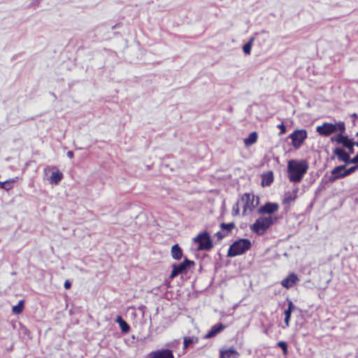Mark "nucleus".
<instances>
[{"instance_id":"obj_10","label":"nucleus","mask_w":358,"mask_h":358,"mask_svg":"<svg viewBox=\"0 0 358 358\" xmlns=\"http://www.w3.org/2000/svg\"><path fill=\"white\" fill-rule=\"evenodd\" d=\"M345 164L336 166L331 172V175L329 178V182H334L339 178L347 176L345 174Z\"/></svg>"},{"instance_id":"obj_14","label":"nucleus","mask_w":358,"mask_h":358,"mask_svg":"<svg viewBox=\"0 0 358 358\" xmlns=\"http://www.w3.org/2000/svg\"><path fill=\"white\" fill-rule=\"evenodd\" d=\"M220 358H238L239 356L238 352L234 348L227 350H220Z\"/></svg>"},{"instance_id":"obj_43","label":"nucleus","mask_w":358,"mask_h":358,"mask_svg":"<svg viewBox=\"0 0 358 358\" xmlns=\"http://www.w3.org/2000/svg\"><path fill=\"white\" fill-rule=\"evenodd\" d=\"M356 136H358V132L356 134Z\"/></svg>"},{"instance_id":"obj_20","label":"nucleus","mask_w":358,"mask_h":358,"mask_svg":"<svg viewBox=\"0 0 358 358\" xmlns=\"http://www.w3.org/2000/svg\"><path fill=\"white\" fill-rule=\"evenodd\" d=\"M338 132L339 133L337 135L331 138V141L336 142V143L343 145V143L345 142V141L347 140L348 136L343 135V134L345 132H341V131H338Z\"/></svg>"},{"instance_id":"obj_3","label":"nucleus","mask_w":358,"mask_h":358,"mask_svg":"<svg viewBox=\"0 0 358 358\" xmlns=\"http://www.w3.org/2000/svg\"><path fill=\"white\" fill-rule=\"evenodd\" d=\"M251 247V242L246 238L239 239L235 241L229 248L227 256L236 257L243 254Z\"/></svg>"},{"instance_id":"obj_11","label":"nucleus","mask_w":358,"mask_h":358,"mask_svg":"<svg viewBox=\"0 0 358 358\" xmlns=\"http://www.w3.org/2000/svg\"><path fill=\"white\" fill-rule=\"evenodd\" d=\"M350 153L347 152L344 149L341 148H336L333 150V156H331V159H334V155L337 157L338 159L340 162H344L345 164H348L349 158H350Z\"/></svg>"},{"instance_id":"obj_30","label":"nucleus","mask_w":358,"mask_h":358,"mask_svg":"<svg viewBox=\"0 0 358 358\" xmlns=\"http://www.w3.org/2000/svg\"><path fill=\"white\" fill-rule=\"evenodd\" d=\"M262 186L265 187L268 185V173H264L262 175Z\"/></svg>"},{"instance_id":"obj_28","label":"nucleus","mask_w":358,"mask_h":358,"mask_svg":"<svg viewBox=\"0 0 358 358\" xmlns=\"http://www.w3.org/2000/svg\"><path fill=\"white\" fill-rule=\"evenodd\" d=\"M276 345L281 348L282 350L283 355H287V344L285 341H279L276 343Z\"/></svg>"},{"instance_id":"obj_36","label":"nucleus","mask_w":358,"mask_h":358,"mask_svg":"<svg viewBox=\"0 0 358 358\" xmlns=\"http://www.w3.org/2000/svg\"><path fill=\"white\" fill-rule=\"evenodd\" d=\"M287 309L290 310L292 312L294 309H296V306H295V305L292 303V301H289L288 302V307H287Z\"/></svg>"},{"instance_id":"obj_8","label":"nucleus","mask_w":358,"mask_h":358,"mask_svg":"<svg viewBox=\"0 0 358 358\" xmlns=\"http://www.w3.org/2000/svg\"><path fill=\"white\" fill-rule=\"evenodd\" d=\"M268 228V217H260L251 226V229L257 234H263Z\"/></svg>"},{"instance_id":"obj_39","label":"nucleus","mask_w":358,"mask_h":358,"mask_svg":"<svg viewBox=\"0 0 358 358\" xmlns=\"http://www.w3.org/2000/svg\"><path fill=\"white\" fill-rule=\"evenodd\" d=\"M66 155L69 158L72 159L73 157V152L72 151H68Z\"/></svg>"},{"instance_id":"obj_27","label":"nucleus","mask_w":358,"mask_h":358,"mask_svg":"<svg viewBox=\"0 0 358 358\" xmlns=\"http://www.w3.org/2000/svg\"><path fill=\"white\" fill-rule=\"evenodd\" d=\"M235 227V224L233 222L231 223H222L221 224V228L222 230L226 231L227 234L232 229Z\"/></svg>"},{"instance_id":"obj_7","label":"nucleus","mask_w":358,"mask_h":358,"mask_svg":"<svg viewBox=\"0 0 358 358\" xmlns=\"http://www.w3.org/2000/svg\"><path fill=\"white\" fill-rule=\"evenodd\" d=\"M45 176H48L49 172H51V176L49 178L51 184L57 185L63 178V173L57 169V166H46L43 169Z\"/></svg>"},{"instance_id":"obj_32","label":"nucleus","mask_w":358,"mask_h":358,"mask_svg":"<svg viewBox=\"0 0 358 358\" xmlns=\"http://www.w3.org/2000/svg\"><path fill=\"white\" fill-rule=\"evenodd\" d=\"M258 212L260 214L268 213V202L266 203L263 206L258 209Z\"/></svg>"},{"instance_id":"obj_38","label":"nucleus","mask_w":358,"mask_h":358,"mask_svg":"<svg viewBox=\"0 0 358 358\" xmlns=\"http://www.w3.org/2000/svg\"><path fill=\"white\" fill-rule=\"evenodd\" d=\"M65 289H68L71 287V283L69 282V280H66L64 285Z\"/></svg>"},{"instance_id":"obj_26","label":"nucleus","mask_w":358,"mask_h":358,"mask_svg":"<svg viewBox=\"0 0 358 358\" xmlns=\"http://www.w3.org/2000/svg\"><path fill=\"white\" fill-rule=\"evenodd\" d=\"M285 320L284 322L285 324V327H283V328L288 327L289 325V321L291 317L292 311L290 310L286 309L285 310Z\"/></svg>"},{"instance_id":"obj_17","label":"nucleus","mask_w":358,"mask_h":358,"mask_svg":"<svg viewBox=\"0 0 358 358\" xmlns=\"http://www.w3.org/2000/svg\"><path fill=\"white\" fill-rule=\"evenodd\" d=\"M258 138V134L256 131H253L249 134V136L244 138L243 143L245 147H250L256 143Z\"/></svg>"},{"instance_id":"obj_1","label":"nucleus","mask_w":358,"mask_h":358,"mask_svg":"<svg viewBox=\"0 0 358 358\" xmlns=\"http://www.w3.org/2000/svg\"><path fill=\"white\" fill-rule=\"evenodd\" d=\"M309 168L305 159H290L287 162V177L292 182H299Z\"/></svg>"},{"instance_id":"obj_15","label":"nucleus","mask_w":358,"mask_h":358,"mask_svg":"<svg viewBox=\"0 0 358 358\" xmlns=\"http://www.w3.org/2000/svg\"><path fill=\"white\" fill-rule=\"evenodd\" d=\"M151 358H173V355L170 350H157L152 352Z\"/></svg>"},{"instance_id":"obj_2","label":"nucleus","mask_w":358,"mask_h":358,"mask_svg":"<svg viewBox=\"0 0 358 358\" xmlns=\"http://www.w3.org/2000/svg\"><path fill=\"white\" fill-rule=\"evenodd\" d=\"M316 131L321 136H329L338 131L345 132V124L343 122H338L335 124L324 122L317 127Z\"/></svg>"},{"instance_id":"obj_33","label":"nucleus","mask_w":358,"mask_h":358,"mask_svg":"<svg viewBox=\"0 0 358 358\" xmlns=\"http://www.w3.org/2000/svg\"><path fill=\"white\" fill-rule=\"evenodd\" d=\"M355 164V165L358 164V157L357 155L353 158H350V157L349 158V160H348V162L347 164Z\"/></svg>"},{"instance_id":"obj_24","label":"nucleus","mask_w":358,"mask_h":358,"mask_svg":"<svg viewBox=\"0 0 358 358\" xmlns=\"http://www.w3.org/2000/svg\"><path fill=\"white\" fill-rule=\"evenodd\" d=\"M24 308V301H20L18 304L13 306L12 311L14 314H20L22 313Z\"/></svg>"},{"instance_id":"obj_6","label":"nucleus","mask_w":358,"mask_h":358,"mask_svg":"<svg viewBox=\"0 0 358 358\" xmlns=\"http://www.w3.org/2000/svg\"><path fill=\"white\" fill-rule=\"evenodd\" d=\"M194 241L199 245L198 250H210L213 247L210 235L206 231L198 234Z\"/></svg>"},{"instance_id":"obj_21","label":"nucleus","mask_w":358,"mask_h":358,"mask_svg":"<svg viewBox=\"0 0 358 358\" xmlns=\"http://www.w3.org/2000/svg\"><path fill=\"white\" fill-rule=\"evenodd\" d=\"M116 322L119 324L122 332L127 333L129 331L130 327L129 324L120 316L117 317Z\"/></svg>"},{"instance_id":"obj_19","label":"nucleus","mask_w":358,"mask_h":358,"mask_svg":"<svg viewBox=\"0 0 358 358\" xmlns=\"http://www.w3.org/2000/svg\"><path fill=\"white\" fill-rule=\"evenodd\" d=\"M17 178H12L4 182H0V188L6 191L11 189L13 187L15 182L17 181Z\"/></svg>"},{"instance_id":"obj_9","label":"nucleus","mask_w":358,"mask_h":358,"mask_svg":"<svg viewBox=\"0 0 358 358\" xmlns=\"http://www.w3.org/2000/svg\"><path fill=\"white\" fill-rule=\"evenodd\" d=\"M192 264H194V262L188 260L187 259H185L182 262L178 264H173L170 278H173L176 277L178 274L185 271Z\"/></svg>"},{"instance_id":"obj_4","label":"nucleus","mask_w":358,"mask_h":358,"mask_svg":"<svg viewBox=\"0 0 358 358\" xmlns=\"http://www.w3.org/2000/svg\"><path fill=\"white\" fill-rule=\"evenodd\" d=\"M243 215L250 213L259 204V198L253 194L245 193L241 198Z\"/></svg>"},{"instance_id":"obj_35","label":"nucleus","mask_w":358,"mask_h":358,"mask_svg":"<svg viewBox=\"0 0 358 358\" xmlns=\"http://www.w3.org/2000/svg\"><path fill=\"white\" fill-rule=\"evenodd\" d=\"M278 127L280 129V131L279 133L280 135L285 134L286 132V127L283 123L278 124Z\"/></svg>"},{"instance_id":"obj_16","label":"nucleus","mask_w":358,"mask_h":358,"mask_svg":"<svg viewBox=\"0 0 358 358\" xmlns=\"http://www.w3.org/2000/svg\"><path fill=\"white\" fill-rule=\"evenodd\" d=\"M224 328H225V326L224 324H222V323L215 324L214 326H213L211 327L210 331L205 336V338H213L215 335H217L218 333L221 332Z\"/></svg>"},{"instance_id":"obj_34","label":"nucleus","mask_w":358,"mask_h":358,"mask_svg":"<svg viewBox=\"0 0 358 358\" xmlns=\"http://www.w3.org/2000/svg\"><path fill=\"white\" fill-rule=\"evenodd\" d=\"M193 342V339L191 338H185L184 339V347L185 348H187L189 344H191Z\"/></svg>"},{"instance_id":"obj_5","label":"nucleus","mask_w":358,"mask_h":358,"mask_svg":"<svg viewBox=\"0 0 358 358\" xmlns=\"http://www.w3.org/2000/svg\"><path fill=\"white\" fill-rule=\"evenodd\" d=\"M308 137L306 129H296L288 136L292 141V145L295 150H299Z\"/></svg>"},{"instance_id":"obj_31","label":"nucleus","mask_w":358,"mask_h":358,"mask_svg":"<svg viewBox=\"0 0 358 358\" xmlns=\"http://www.w3.org/2000/svg\"><path fill=\"white\" fill-rule=\"evenodd\" d=\"M358 169V164H356L355 166H352L350 167L349 169L345 168V174L348 176H350L352 173L355 172Z\"/></svg>"},{"instance_id":"obj_18","label":"nucleus","mask_w":358,"mask_h":358,"mask_svg":"<svg viewBox=\"0 0 358 358\" xmlns=\"http://www.w3.org/2000/svg\"><path fill=\"white\" fill-rule=\"evenodd\" d=\"M171 253V257L176 260L180 259L182 256V249L179 247L178 244H175L174 245L172 246Z\"/></svg>"},{"instance_id":"obj_25","label":"nucleus","mask_w":358,"mask_h":358,"mask_svg":"<svg viewBox=\"0 0 358 358\" xmlns=\"http://www.w3.org/2000/svg\"><path fill=\"white\" fill-rule=\"evenodd\" d=\"M253 41H254V38H252L250 39V41L246 43L243 47V51L244 52V53H245L246 55H250V52H251V48H252V43H253Z\"/></svg>"},{"instance_id":"obj_40","label":"nucleus","mask_w":358,"mask_h":358,"mask_svg":"<svg viewBox=\"0 0 358 358\" xmlns=\"http://www.w3.org/2000/svg\"><path fill=\"white\" fill-rule=\"evenodd\" d=\"M273 181V172L270 171V184Z\"/></svg>"},{"instance_id":"obj_22","label":"nucleus","mask_w":358,"mask_h":358,"mask_svg":"<svg viewBox=\"0 0 358 358\" xmlns=\"http://www.w3.org/2000/svg\"><path fill=\"white\" fill-rule=\"evenodd\" d=\"M278 209V205L276 203H270V225H271L276 220L273 218L272 214L277 211Z\"/></svg>"},{"instance_id":"obj_13","label":"nucleus","mask_w":358,"mask_h":358,"mask_svg":"<svg viewBox=\"0 0 358 358\" xmlns=\"http://www.w3.org/2000/svg\"><path fill=\"white\" fill-rule=\"evenodd\" d=\"M298 192L299 188L296 187L292 191L285 192L282 199V204L288 206L291 202H293L296 199Z\"/></svg>"},{"instance_id":"obj_12","label":"nucleus","mask_w":358,"mask_h":358,"mask_svg":"<svg viewBox=\"0 0 358 358\" xmlns=\"http://www.w3.org/2000/svg\"><path fill=\"white\" fill-rule=\"evenodd\" d=\"M299 281V279L297 275L294 273H291L281 281V285L282 287L289 289L294 287Z\"/></svg>"},{"instance_id":"obj_29","label":"nucleus","mask_w":358,"mask_h":358,"mask_svg":"<svg viewBox=\"0 0 358 358\" xmlns=\"http://www.w3.org/2000/svg\"><path fill=\"white\" fill-rule=\"evenodd\" d=\"M241 206V200H238L232 208V215H238L239 214V207Z\"/></svg>"},{"instance_id":"obj_41","label":"nucleus","mask_w":358,"mask_h":358,"mask_svg":"<svg viewBox=\"0 0 358 358\" xmlns=\"http://www.w3.org/2000/svg\"><path fill=\"white\" fill-rule=\"evenodd\" d=\"M354 145L358 147V142H354Z\"/></svg>"},{"instance_id":"obj_37","label":"nucleus","mask_w":358,"mask_h":358,"mask_svg":"<svg viewBox=\"0 0 358 358\" xmlns=\"http://www.w3.org/2000/svg\"><path fill=\"white\" fill-rule=\"evenodd\" d=\"M227 235L226 233L223 234L222 232H217L216 233L215 236L217 237L218 239H222V238H224L225 236Z\"/></svg>"},{"instance_id":"obj_42","label":"nucleus","mask_w":358,"mask_h":358,"mask_svg":"<svg viewBox=\"0 0 358 358\" xmlns=\"http://www.w3.org/2000/svg\"><path fill=\"white\" fill-rule=\"evenodd\" d=\"M352 116H353V117H357V114H355V113H354V114L352 115Z\"/></svg>"},{"instance_id":"obj_23","label":"nucleus","mask_w":358,"mask_h":358,"mask_svg":"<svg viewBox=\"0 0 358 358\" xmlns=\"http://www.w3.org/2000/svg\"><path fill=\"white\" fill-rule=\"evenodd\" d=\"M343 146L348 149L350 154L354 153V141L352 139L348 137L347 140L343 143Z\"/></svg>"}]
</instances>
